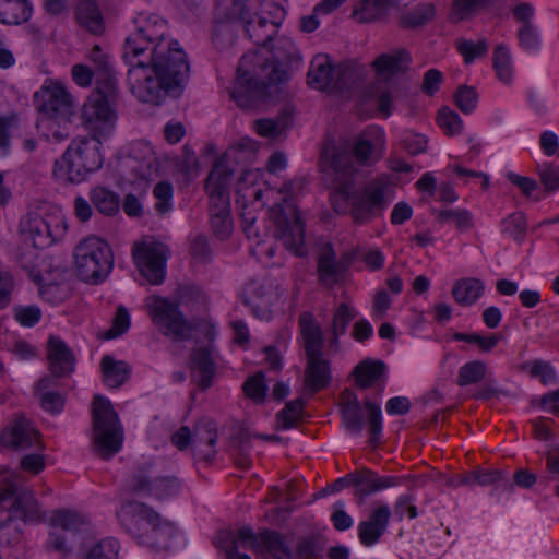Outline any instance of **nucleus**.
<instances>
[{
  "label": "nucleus",
  "mask_w": 559,
  "mask_h": 559,
  "mask_svg": "<svg viewBox=\"0 0 559 559\" xmlns=\"http://www.w3.org/2000/svg\"><path fill=\"white\" fill-rule=\"evenodd\" d=\"M384 135L381 129H370L353 142L324 144L321 152L323 171L333 175L331 205L340 215H350L353 222L365 225L381 216L395 197V187L388 175L370 180L361 190L354 188V177L383 156Z\"/></svg>",
  "instance_id": "nucleus-1"
},
{
  "label": "nucleus",
  "mask_w": 559,
  "mask_h": 559,
  "mask_svg": "<svg viewBox=\"0 0 559 559\" xmlns=\"http://www.w3.org/2000/svg\"><path fill=\"white\" fill-rule=\"evenodd\" d=\"M147 59L128 63L130 92L141 102L159 105L166 96L179 97L189 80L190 63L179 43H160Z\"/></svg>",
  "instance_id": "nucleus-2"
},
{
  "label": "nucleus",
  "mask_w": 559,
  "mask_h": 559,
  "mask_svg": "<svg viewBox=\"0 0 559 559\" xmlns=\"http://www.w3.org/2000/svg\"><path fill=\"white\" fill-rule=\"evenodd\" d=\"M259 46L267 48L272 58L260 62L257 52L241 57L231 97L242 108H250L257 100L271 96L270 88L286 82L289 78L285 66L298 67L301 61L297 47L287 36H277L265 46Z\"/></svg>",
  "instance_id": "nucleus-3"
},
{
  "label": "nucleus",
  "mask_w": 559,
  "mask_h": 559,
  "mask_svg": "<svg viewBox=\"0 0 559 559\" xmlns=\"http://www.w3.org/2000/svg\"><path fill=\"white\" fill-rule=\"evenodd\" d=\"M284 10L272 0H216L213 40L234 43L239 27L254 45H266L277 34Z\"/></svg>",
  "instance_id": "nucleus-4"
},
{
  "label": "nucleus",
  "mask_w": 559,
  "mask_h": 559,
  "mask_svg": "<svg viewBox=\"0 0 559 559\" xmlns=\"http://www.w3.org/2000/svg\"><path fill=\"white\" fill-rule=\"evenodd\" d=\"M0 489V545L13 547L22 540V530L15 522L38 518L39 508L33 491L16 476L5 477Z\"/></svg>",
  "instance_id": "nucleus-5"
},
{
  "label": "nucleus",
  "mask_w": 559,
  "mask_h": 559,
  "mask_svg": "<svg viewBox=\"0 0 559 559\" xmlns=\"http://www.w3.org/2000/svg\"><path fill=\"white\" fill-rule=\"evenodd\" d=\"M117 95L116 80L107 79L96 85L83 105L82 123L98 143L115 130Z\"/></svg>",
  "instance_id": "nucleus-6"
},
{
  "label": "nucleus",
  "mask_w": 559,
  "mask_h": 559,
  "mask_svg": "<svg viewBox=\"0 0 559 559\" xmlns=\"http://www.w3.org/2000/svg\"><path fill=\"white\" fill-rule=\"evenodd\" d=\"M93 451L108 460L121 450L123 429L109 400L96 395L93 400Z\"/></svg>",
  "instance_id": "nucleus-7"
},
{
  "label": "nucleus",
  "mask_w": 559,
  "mask_h": 559,
  "mask_svg": "<svg viewBox=\"0 0 559 559\" xmlns=\"http://www.w3.org/2000/svg\"><path fill=\"white\" fill-rule=\"evenodd\" d=\"M73 258L76 275L91 284H99L106 280L114 266L110 246L96 236L80 240L74 247Z\"/></svg>",
  "instance_id": "nucleus-8"
},
{
  "label": "nucleus",
  "mask_w": 559,
  "mask_h": 559,
  "mask_svg": "<svg viewBox=\"0 0 559 559\" xmlns=\"http://www.w3.org/2000/svg\"><path fill=\"white\" fill-rule=\"evenodd\" d=\"M96 140L82 138L72 141L60 160L55 163V175L67 182L79 183L102 167L103 157Z\"/></svg>",
  "instance_id": "nucleus-9"
},
{
  "label": "nucleus",
  "mask_w": 559,
  "mask_h": 559,
  "mask_svg": "<svg viewBox=\"0 0 559 559\" xmlns=\"http://www.w3.org/2000/svg\"><path fill=\"white\" fill-rule=\"evenodd\" d=\"M134 32L124 41L122 58L134 63L138 59H147L151 49L160 43L176 41L169 38L166 20L154 13H140L134 17Z\"/></svg>",
  "instance_id": "nucleus-10"
},
{
  "label": "nucleus",
  "mask_w": 559,
  "mask_h": 559,
  "mask_svg": "<svg viewBox=\"0 0 559 559\" xmlns=\"http://www.w3.org/2000/svg\"><path fill=\"white\" fill-rule=\"evenodd\" d=\"M270 219L274 225V237L283 247L296 257H305V228L296 206L284 198L270 210Z\"/></svg>",
  "instance_id": "nucleus-11"
},
{
  "label": "nucleus",
  "mask_w": 559,
  "mask_h": 559,
  "mask_svg": "<svg viewBox=\"0 0 559 559\" xmlns=\"http://www.w3.org/2000/svg\"><path fill=\"white\" fill-rule=\"evenodd\" d=\"M356 80L355 71L347 64L334 66L328 55L318 53L307 74L310 87L318 91L343 93L349 90Z\"/></svg>",
  "instance_id": "nucleus-12"
},
{
  "label": "nucleus",
  "mask_w": 559,
  "mask_h": 559,
  "mask_svg": "<svg viewBox=\"0 0 559 559\" xmlns=\"http://www.w3.org/2000/svg\"><path fill=\"white\" fill-rule=\"evenodd\" d=\"M168 248L153 237H145L135 242L132 248V257L141 275L153 285L164 282Z\"/></svg>",
  "instance_id": "nucleus-13"
},
{
  "label": "nucleus",
  "mask_w": 559,
  "mask_h": 559,
  "mask_svg": "<svg viewBox=\"0 0 559 559\" xmlns=\"http://www.w3.org/2000/svg\"><path fill=\"white\" fill-rule=\"evenodd\" d=\"M122 515H132L144 521L148 527L144 531V543L157 550L168 549L170 540L175 536L176 527L168 523L162 522L159 515L144 503L128 502L122 507Z\"/></svg>",
  "instance_id": "nucleus-14"
},
{
  "label": "nucleus",
  "mask_w": 559,
  "mask_h": 559,
  "mask_svg": "<svg viewBox=\"0 0 559 559\" xmlns=\"http://www.w3.org/2000/svg\"><path fill=\"white\" fill-rule=\"evenodd\" d=\"M151 313L158 330L171 341L181 342L191 337L192 325L181 313L176 302L155 297L151 305Z\"/></svg>",
  "instance_id": "nucleus-15"
},
{
  "label": "nucleus",
  "mask_w": 559,
  "mask_h": 559,
  "mask_svg": "<svg viewBox=\"0 0 559 559\" xmlns=\"http://www.w3.org/2000/svg\"><path fill=\"white\" fill-rule=\"evenodd\" d=\"M35 102L38 111L44 115L51 124L56 120L69 123L72 112V96L59 82L46 81L39 91L35 93Z\"/></svg>",
  "instance_id": "nucleus-16"
},
{
  "label": "nucleus",
  "mask_w": 559,
  "mask_h": 559,
  "mask_svg": "<svg viewBox=\"0 0 559 559\" xmlns=\"http://www.w3.org/2000/svg\"><path fill=\"white\" fill-rule=\"evenodd\" d=\"M235 540H237L238 548H249L254 552L266 550L274 559H296L281 534L276 532L265 531L255 534L251 527L243 526L231 537L230 545Z\"/></svg>",
  "instance_id": "nucleus-17"
},
{
  "label": "nucleus",
  "mask_w": 559,
  "mask_h": 559,
  "mask_svg": "<svg viewBox=\"0 0 559 559\" xmlns=\"http://www.w3.org/2000/svg\"><path fill=\"white\" fill-rule=\"evenodd\" d=\"M0 444L15 451L34 448L41 450L39 432L32 423L21 414H15L12 420L0 433Z\"/></svg>",
  "instance_id": "nucleus-18"
},
{
  "label": "nucleus",
  "mask_w": 559,
  "mask_h": 559,
  "mask_svg": "<svg viewBox=\"0 0 559 559\" xmlns=\"http://www.w3.org/2000/svg\"><path fill=\"white\" fill-rule=\"evenodd\" d=\"M217 423L211 417L200 418L193 426L192 456L197 461H213L217 454Z\"/></svg>",
  "instance_id": "nucleus-19"
},
{
  "label": "nucleus",
  "mask_w": 559,
  "mask_h": 559,
  "mask_svg": "<svg viewBox=\"0 0 559 559\" xmlns=\"http://www.w3.org/2000/svg\"><path fill=\"white\" fill-rule=\"evenodd\" d=\"M47 359L49 370L56 380L71 376L75 370L76 358L68 344L57 335H50L47 341Z\"/></svg>",
  "instance_id": "nucleus-20"
},
{
  "label": "nucleus",
  "mask_w": 559,
  "mask_h": 559,
  "mask_svg": "<svg viewBox=\"0 0 559 559\" xmlns=\"http://www.w3.org/2000/svg\"><path fill=\"white\" fill-rule=\"evenodd\" d=\"M123 167L131 173L133 179H147L158 170V163L153 147L146 142L132 144Z\"/></svg>",
  "instance_id": "nucleus-21"
},
{
  "label": "nucleus",
  "mask_w": 559,
  "mask_h": 559,
  "mask_svg": "<svg viewBox=\"0 0 559 559\" xmlns=\"http://www.w3.org/2000/svg\"><path fill=\"white\" fill-rule=\"evenodd\" d=\"M352 486L356 488L355 497L359 504L365 502L366 497L378 491L397 486L402 478L397 476H378L368 468H362L350 473Z\"/></svg>",
  "instance_id": "nucleus-22"
},
{
  "label": "nucleus",
  "mask_w": 559,
  "mask_h": 559,
  "mask_svg": "<svg viewBox=\"0 0 559 559\" xmlns=\"http://www.w3.org/2000/svg\"><path fill=\"white\" fill-rule=\"evenodd\" d=\"M234 171L225 157H219L206 178L205 189L210 201H229V185Z\"/></svg>",
  "instance_id": "nucleus-23"
},
{
  "label": "nucleus",
  "mask_w": 559,
  "mask_h": 559,
  "mask_svg": "<svg viewBox=\"0 0 559 559\" xmlns=\"http://www.w3.org/2000/svg\"><path fill=\"white\" fill-rule=\"evenodd\" d=\"M391 510L386 504L379 506L370 513L368 520L358 525L359 540L365 546H372L388 528Z\"/></svg>",
  "instance_id": "nucleus-24"
},
{
  "label": "nucleus",
  "mask_w": 559,
  "mask_h": 559,
  "mask_svg": "<svg viewBox=\"0 0 559 559\" xmlns=\"http://www.w3.org/2000/svg\"><path fill=\"white\" fill-rule=\"evenodd\" d=\"M412 61L409 52L400 48L392 52L381 53L377 57L371 66L377 73V76L382 80H389L390 78L405 73Z\"/></svg>",
  "instance_id": "nucleus-25"
},
{
  "label": "nucleus",
  "mask_w": 559,
  "mask_h": 559,
  "mask_svg": "<svg viewBox=\"0 0 559 559\" xmlns=\"http://www.w3.org/2000/svg\"><path fill=\"white\" fill-rule=\"evenodd\" d=\"M340 411L344 428L354 435H360L365 426L364 409L356 393L345 389L341 393Z\"/></svg>",
  "instance_id": "nucleus-26"
},
{
  "label": "nucleus",
  "mask_w": 559,
  "mask_h": 559,
  "mask_svg": "<svg viewBox=\"0 0 559 559\" xmlns=\"http://www.w3.org/2000/svg\"><path fill=\"white\" fill-rule=\"evenodd\" d=\"M305 388L314 394L326 388L331 381L330 361L322 354L306 356Z\"/></svg>",
  "instance_id": "nucleus-27"
},
{
  "label": "nucleus",
  "mask_w": 559,
  "mask_h": 559,
  "mask_svg": "<svg viewBox=\"0 0 559 559\" xmlns=\"http://www.w3.org/2000/svg\"><path fill=\"white\" fill-rule=\"evenodd\" d=\"M300 330L301 345L305 349L306 356H312L323 353V332L310 312H302L298 318Z\"/></svg>",
  "instance_id": "nucleus-28"
},
{
  "label": "nucleus",
  "mask_w": 559,
  "mask_h": 559,
  "mask_svg": "<svg viewBox=\"0 0 559 559\" xmlns=\"http://www.w3.org/2000/svg\"><path fill=\"white\" fill-rule=\"evenodd\" d=\"M190 368L197 377L198 385L205 390L212 384L215 373V359L212 346H201L192 350Z\"/></svg>",
  "instance_id": "nucleus-29"
},
{
  "label": "nucleus",
  "mask_w": 559,
  "mask_h": 559,
  "mask_svg": "<svg viewBox=\"0 0 559 559\" xmlns=\"http://www.w3.org/2000/svg\"><path fill=\"white\" fill-rule=\"evenodd\" d=\"M58 381L53 377H43L35 385L34 394L40 407L51 414H59L64 406V395L58 392Z\"/></svg>",
  "instance_id": "nucleus-30"
},
{
  "label": "nucleus",
  "mask_w": 559,
  "mask_h": 559,
  "mask_svg": "<svg viewBox=\"0 0 559 559\" xmlns=\"http://www.w3.org/2000/svg\"><path fill=\"white\" fill-rule=\"evenodd\" d=\"M33 5L28 0H0V23L20 25L29 21Z\"/></svg>",
  "instance_id": "nucleus-31"
},
{
  "label": "nucleus",
  "mask_w": 559,
  "mask_h": 559,
  "mask_svg": "<svg viewBox=\"0 0 559 559\" xmlns=\"http://www.w3.org/2000/svg\"><path fill=\"white\" fill-rule=\"evenodd\" d=\"M484 283L475 277H465L454 282L452 296L454 300L464 307L474 305L484 294Z\"/></svg>",
  "instance_id": "nucleus-32"
},
{
  "label": "nucleus",
  "mask_w": 559,
  "mask_h": 559,
  "mask_svg": "<svg viewBox=\"0 0 559 559\" xmlns=\"http://www.w3.org/2000/svg\"><path fill=\"white\" fill-rule=\"evenodd\" d=\"M212 229L216 237L224 240L233 230L229 201H210Z\"/></svg>",
  "instance_id": "nucleus-33"
},
{
  "label": "nucleus",
  "mask_w": 559,
  "mask_h": 559,
  "mask_svg": "<svg viewBox=\"0 0 559 559\" xmlns=\"http://www.w3.org/2000/svg\"><path fill=\"white\" fill-rule=\"evenodd\" d=\"M394 5V0H361L353 10L359 23H371L384 17Z\"/></svg>",
  "instance_id": "nucleus-34"
},
{
  "label": "nucleus",
  "mask_w": 559,
  "mask_h": 559,
  "mask_svg": "<svg viewBox=\"0 0 559 559\" xmlns=\"http://www.w3.org/2000/svg\"><path fill=\"white\" fill-rule=\"evenodd\" d=\"M385 368L382 360L371 358L362 360L353 370L356 385L361 390L372 386L384 374Z\"/></svg>",
  "instance_id": "nucleus-35"
},
{
  "label": "nucleus",
  "mask_w": 559,
  "mask_h": 559,
  "mask_svg": "<svg viewBox=\"0 0 559 559\" xmlns=\"http://www.w3.org/2000/svg\"><path fill=\"white\" fill-rule=\"evenodd\" d=\"M78 23L85 27L92 34H102L104 31V21L99 9L93 0H82L78 3L75 10Z\"/></svg>",
  "instance_id": "nucleus-36"
},
{
  "label": "nucleus",
  "mask_w": 559,
  "mask_h": 559,
  "mask_svg": "<svg viewBox=\"0 0 559 559\" xmlns=\"http://www.w3.org/2000/svg\"><path fill=\"white\" fill-rule=\"evenodd\" d=\"M22 226V231L33 241L34 247L44 248L53 242L49 224L39 215H29Z\"/></svg>",
  "instance_id": "nucleus-37"
},
{
  "label": "nucleus",
  "mask_w": 559,
  "mask_h": 559,
  "mask_svg": "<svg viewBox=\"0 0 559 559\" xmlns=\"http://www.w3.org/2000/svg\"><path fill=\"white\" fill-rule=\"evenodd\" d=\"M243 302L259 317L264 314L272 304V293L264 284L252 282L245 288Z\"/></svg>",
  "instance_id": "nucleus-38"
},
{
  "label": "nucleus",
  "mask_w": 559,
  "mask_h": 559,
  "mask_svg": "<svg viewBox=\"0 0 559 559\" xmlns=\"http://www.w3.org/2000/svg\"><path fill=\"white\" fill-rule=\"evenodd\" d=\"M104 383L109 388H119L129 378L130 368L121 360H115L111 356L106 355L100 361Z\"/></svg>",
  "instance_id": "nucleus-39"
},
{
  "label": "nucleus",
  "mask_w": 559,
  "mask_h": 559,
  "mask_svg": "<svg viewBox=\"0 0 559 559\" xmlns=\"http://www.w3.org/2000/svg\"><path fill=\"white\" fill-rule=\"evenodd\" d=\"M435 16L436 8L433 3H421L402 13L399 25L405 29H415L431 22Z\"/></svg>",
  "instance_id": "nucleus-40"
},
{
  "label": "nucleus",
  "mask_w": 559,
  "mask_h": 559,
  "mask_svg": "<svg viewBox=\"0 0 559 559\" xmlns=\"http://www.w3.org/2000/svg\"><path fill=\"white\" fill-rule=\"evenodd\" d=\"M338 272L335 251L330 243H325L318 257L319 278L325 285H333L337 281Z\"/></svg>",
  "instance_id": "nucleus-41"
},
{
  "label": "nucleus",
  "mask_w": 559,
  "mask_h": 559,
  "mask_svg": "<svg viewBox=\"0 0 559 559\" xmlns=\"http://www.w3.org/2000/svg\"><path fill=\"white\" fill-rule=\"evenodd\" d=\"M90 199L95 209L104 215L111 216L119 211V195L105 187L93 188L90 192Z\"/></svg>",
  "instance_id": "nucleus-42"
},
{
  "label": "nucleus",
  "mask_w": 559,
  "mask_h": 559,
  "mask_svg": "<svg viewBox=\"0 0 559 559\" xmlns=\"http://www.w3.org/2000/svg\"><path fill=\"white\" fill-rule=\"evenodd\" d=\"M492 64L499 81L504 84H511L513 80L512 58L504 45H498L495 48Z\"/></svg>",
  "instance_id": "nucleus-43"
},
{
  "label": "nucleus",
  "mask_w": 559,
  "mask_h": 559,
  "mask_svg": "<svg viewBox=\"0 0 559 559\" xmlns=\"http://www.w3.org/2000/svg\"><path fill=\"white\" fill-rule=\"evenodd\" d=\"M487 373V365L481 360H472L459 368L456 384L467 386L480 383Z\"/></svg>",
  "instance_id": "nucleus-44"
},
{
  "label": "nucleus",
  "mask_w": 559,
  "mask_h": 559,
  "mask_svg": "<svg viewBox=\"0 0 559 559\" xmlns=\"http://www.w3.org/2000/svg\"><path fill=\"white\" fill-rule=\"evenodd\" d=\"M356 313L353 312L346 304H341L333 316L332 321V338L330 345L337 347L338 337L344 335L349 322L355 318Z\"/></svg>",
  "instance_id": "nucleus-45"
},
{
  "label": "nucleus",
  "mask_w": 559,
  "mask_h": 559,
  "mask_svg": "<svg viewBox=\"0 0 559 559\" xmlns=\"http://www.w3.org/2000/svg\"><path fill=\"white\" fill-rule=\"evenodd\" d=\"M119 543L115 538H104L91 546L84 559H118Z\"/></svg>",
  "instance_id": "nucleus-46"
},
{
  "label": "nucleus",
  "mask_w": 559,
  "mask_h": 559,
  "mask_svg": "<svg viewBox=\"0 0 559 559\" xmlns=\"http://www.w3.org/2000/svg\"><path fill=\"white\" fill-rule=\"evenodd\" d=\"M288 116L278 117L277 119H258L254 122L255 131L265 138L275 140L278 139L284 131L288 128Z\"/></svg>",
  "instance_id": "nucleus-47"
},
{
  "label": "nucleus",
  "mask_w": 559,
  "mask_h": 559,
  "mask_svg": "<svg viewBox=\"0 0 559 559\" xmlns=\"http://www.w3.org/2000/svg\"><path fill=\"white\" fill-rule=\"evenodd\" d=\"M304 401L296 399L286 403L285 407L277 414V424L282 429H289L296 426L302 415Z\"/></svg>",
  "instance_id": "nucleus-48"
},
{
  "label": "nucleus",
  "mask_w": 559,
  "mask_h": 559,
  "mask_svg": "<svg viewBox=\"0 0 559 559\" xmlns=\"http://www.w3.org/2000/svg\"><path fill=\"white\" fill-rule=\"evenodd\" d=\"M437 219L440 223L453 222L461 231L468 230L473 227V215L464 209H445L439 211Z\"/></svg>",
  "instance_id": "nucleus-49"
},
{
  "label": "nucleus",
  "mask_w": 559,
  "mask_h": 559,
  "mask_svg": "<svg viewBox=\"0 0 559 559\" xmlns=\"http://www.w3.org/2000/svg\"><path fill=\"white\" fill-rule=\"evenodd\" d=\"M364 407L368 416V425L370 432V443L376 445L382 433V414L381 408L378 404L373 403L369 399L364 401Z\"/></svg>",
  "instance_id": "nucleus-50"
},
{
  "label": "nucleus",
  "mask_w": 559,
  "mask_h": 559,
  "mask_svg": "<svg viewBox=\"0 0 559 559\" xmlns=\"http://www.w3.org/2000/svg\"><path fill=\"white\" fill-rule=\"evenodd\" d=\"M50 524L56 530L79 531L80 527L85 524V521L75 512L69 510H57L50 518Z\"/></svg>",
  "instance_id": "nucleus-51"
},
{
  "label": "nucleus",
  "mask_w": 559,
  "mask_h": 559,
  "mask_svg": "<svg viewBox=\"0 0 559 559\" xmlns=\"http://www.w3.org/2000/svg\"><path fill=\"white\" fill-rule=\"evenodd\" d=\"M174 188L169 181H159L153 189V195L156 200L155 211L158 215H165L173 210Z\"/></svg>",
  "instance_id": "nucleus-52"
},
{
  "label": "nucleus",
  "mask_w": 559,
  "mask_h": 559,
  "mask_svg": "<svg viewBox=\"0 0 559 559\" xmlns=\"http://www.w3.org/2000/svg\"><path fill=\"white\" fill-rule=\"evenodd\" d=\"M456 48L464 57L466 63H472L476 58L487 55L489 45L486 39H479L477 43L467 39H457Z\"/></svg>",
  "instance_id": "nucleus-53"
},
{
  "label": "nucleus",
  "mask_w": 559,
  "mask_h": 559,
  "mask_svg": "<svg viewBox=\"0 0 559 559\" xmlns=\"http://www.w3.org/2000/svg\"><path fill=\"white\" fill-rule=\"evenodd\" d=\"M493 0H454L450 19L457 23L473 14L477 9L491 3Z\"/></svg>",
  "instance_id": "nucleus-54"
},
{
  "label": "nucleus",
  "mask_w": 559,
  "mask_h": 559,
  "mask_svg": "<svg viewBox=\"0 0 559 559\" xmlns=\"http://www.w3.org/2000/svg\"><path fill=\"white\" fill-rule=\"evenodd\" d=\"M243 392L255 403H262L265 399L267 385L265 383V374L262 371L249 377L243 383Z\"/></svg>",
  "instance_id": "nucleus-55"
},
{
  "label": "nucleus",
  "mask_w": 559,
  "mask_h": 559,
  "mask_svg": "<svg viewBox=\"0 0 559 559\" xmlns=\"http://www.w3.org/2000/svg\"><path fill=\"white\" fill-rule=\"evenodd\" d=\"M90 59L95 66L97 84L100 82H105L107 79L115 80L109 57L100 49L99 46H95L91 50Z\"/></svg>",
  "instance_id": "nucleus-56"
},
{
  "label": "nucleus",
  "mask_w": 559,
  "mask_h": 559,
  "mask_svg": "<svg viewBox=\"0 0 559 559\" xmlns=\"http://www.w3.org/2000/svg\"><path fill=\"white\" fill-rule=\"evenodd\" d=\"M455 341H463L469 344H475L484 353H489L495 348L500 341L499 334H492L490 336H483L477 333H455L453 335Z\"/></svg>",
  "instance_id": "nucleus-57"
},
{
  "label": "nucleus",
  "mask_w": 559,
  "mask_h": 559,
  "mask_svg": "<svg viewBox=\"0 0 559 559\" xmlns=\"http://www.w3.org/2000/svg\"><path fill=\"white\" fill-rule=\"evenodd\" d=\"M180 490V481L177 477H159L153 481L151 495L158 499H166L176 496Z\"/></svg>",
  "instance_id": "nucleus-58"
},
{
  "label": "nucleus",
  "mask_w": 559,
  "mask_h": 559,
  "mask_svg": "<svg viewBox=\"0 0 559 559\" xmlns=\"http://www.w3.org/2000/svg\"><path fill=\"white\" fill-rule=\"evenodd\" d=\"M516 37L520 48L525 51H537L542 45V39L535 25L520 26Z\"/></svg>",
  "instance_id": "nucleus-59"
},
{
  "label": "nucleus",
  "mask_w": 559,
  "mask_h": 559,
  "mask_svg": "<svg viewBox=\"0 0 559 559\" xmlns=\"http://www.w3.org/2000/svg\"><path fill=\"white\" fill-rule=\"evenodd\" d=\"M477 100L478 94L472 86L462 85L454 94V102L464 114L472 112L477 106Z\"/></svg>",
  "instance_id": "nucleus-60"
},
{
  "label": "nucleus",
  "mask_w": 559,
  "mask_h": 559,
  "mask_svg": "<svg viewBox=\"0 0 559 559\" xmlns=\"http://www.w3.org/2000/svg\"><path fill=\"white\" fill-rule=\"evenodd\" d=\"M438 123L449 135L459 134L463 129V122L460 116L448 107H444L439 111Z\"/></svg>",
  "instance_id": "nucleus-61"
},
{
  "label": "nucleus",
  "mask_w": 559,
  "mask_h": 559,
  "mask_svg": "<svg viewBox=\"0 0 559 559\" xmlns=\"http://www.w3.org/2000/svg\"><path fill=\"white\" fill-rule=\"evenodd\" d=\"M503 231L509 234L515 241H522L526 234V218L522 213H513L503 221Z\"/></svg>",
  "instance_id": "nucleus-62"
},
{
  "label": "nucleus",
  "mask_w": 559,
  "mask_h": 559,
  "mask_svg": "<svg viewBox=\"0 0 559 559\" xmlns=\"http://www.w3.org/2000/svg\"><path fill=\"white\" fill-rule=\"evenodd\" d=\"M148 464H143L136 467V471L131 476L129 486L133 492L151 493L153 481L148 476Z\"/></svg>",
  "instance_id": "nucleus-63"
},
{
  "label": "nucleus",
  "mask_w": 559,
  "mask_h": 559,
  "mask_svg": "<svg viewBox=\"0 0 559 559\" xmlns=\"http://www.w3.org/2000/svg\"><path fill=\"white\" fill-rule=\"evenodd\" d=\"M399 88L397 86H388L384 88H379L377 92V106L378 110L385 118L389 117L393 111V103L397 97Z\"/></svg>",
  "instance_id": "nucleus-64"
}]
</instances>
